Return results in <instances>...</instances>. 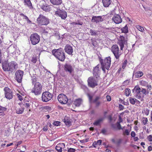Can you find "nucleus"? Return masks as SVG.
I'll return each mask as SVG.
<instances>
[{"instance_id": "72a5a7b5", "label": "nucleus", "mask_w": 152, "mask_h": 152, "mask_svg": "<svg viewBox=\"0 0 152 152\" xmlns=\"http://www.w3.org/2000/svg\"><path fill=\"white\" fill-rule=\"evenodd\" d=\"M124 41H123L121 40H119L118 42V44L120 47V49L122 50L124 46Z\"/></svg>"}, {"instance_id": "4be33fe9", "label": "nucleus", "mask_w": 152, "mask_h": 152, "mask_svg": "<svg viewBox=\"0 0 152 152\" xmlns=\"http://www.w3.org/2000/svg\"><path fill=\"white\" fill-rule=\"evenodd\" d=\"M112 2V0H102L103 5L106 7H108Z\"/></svg>"}, {"instance_id": "0eeeda50", "label": "nucleus", "mask_w": 152, "mask_h": 152, "mask_svg": "<svg viewBox=\"0 0 152 152\" xmlns=\"http://www.w3.org/2000/svg\"><path fill=\"white\" fill-rule=\"evenodd\" d=\"M119 49L117 45H113L111 48V51L117 61H119V57L121 55L120 53H119Z\"/></svg>"}, {"instance_id": "aec40b11", "label": "nucleus", "mask_w": 152, "mask_h": 152, "mask_svg": "<svg viewBox=\"0 0 152 152\" xmlns=\"http://www.w3.org/2000/svg\"><path fill=\"white\" fill-rule=\"evenodd\" d=\"M40 8L43 11L46 12H48L50 10V6L46 3L41 5Z\"/></svg>"}, {"instance_id": "5fc2aeb1", "label": "nucleus", "mask_w": 152, "mask_h": 152, "mask_svg": "<svg viewBox=\"0 0 152 152\" xmlns=\"http://www.w3.org/2000/svg\"><path fill=\"white\" fill-rule=\"evenodd\" d=\"M100 99V96H96V97L95 98L93 101V102L94 103L98 102V100Z\"/></svg>"}, {"instance_id": "a18cd8bd", "label": "nucleus", "mask_w": 152, "mask_h": 152, "mask_svg": "<svg viewBox=\"0 0 152 152\" xmlns=\"http://www.w3.org/2000/svg\"><path fill=\"white\" fill-rule=\"evenodd\" d=\"M131 127H130V129L129 131L128 129H126L125 130V131L124 132V134H126L127 135H128L129 134V133L131 131Z\"/></svg>"}, {"instance_id": "423d86ee", "label": "nucleus", "mask_w": 152, "mask_h": 152, "mask_svg": "<svg viewBox=\"0 0 152 152\" xmlns=\"http://www.w3.org/2000/svg\"><path fill=\"white\" fill-rule=\"evenodd\" d=\"M31 44L35 45L38 44L40 40V37L37 33H34L31 35L30 37Z\"/></svg>"}, {"instance_id": "ddd939ff", "label": "nucleus", "mask_w": 152, "mask_h": 152, "mask_svg": "<svg viewBox=\"0 0 152 152\" xmlns=\"http://www.w3.org/2000/svg\"><path fill=\"white\" fill-rule=\"evenodd\" d=\"M59 102L62 104H65L68 102L67 97L64 94H61L58 96Z\"/></svg>"}, {"instance_id": "49530a36", "label": "nucleus", "mask_w": 152, "mask_h": 152, "mask_svg": "<svg viewBox=\"0 0 152 152\" xmlns=\"http://www.w3.org/2000/svg\"><path fill=\"white\" fill-rule=\"evenodd\" d=\"M130 81V79L126 80L124 81L123 83V84L124 86H126L128 85Z\"/></svg>"}, {"instance_id": "4d7b16f0", "label": "nucleus", "mask_w": 152, "mask_h": 152, "mask_svg": "<svg viewBox=\"0 0 152 152\" xmlns=\"http://www.w3.org/2000/svg\"><path fill=\"white\" fill-rule=\"evenodd\" d=\"M89 139L88 138H86L85 139L81 140H80V142L82 143H84L88 141Z\"/></svg>"}, {"instance_id": "39448f33", "label": "nucleus", "mask_w": 152, "mask_h": 152, "mask_svg": "<svg viewBox=\"0 0 152 152\" xmlns=\"http://www.w3.org/2000/svg\"><path fill=\"white\" fill-rule=\"evenodd\" d=\"M99 78L96 77H90L87 80L88 85L89 87L94 88L98 85Z\"/></svg>"}, {"instance_id": "9d476101", "label": "nucleus", "mask_w": 152, "mask_h": 152, "mask_svg": "<svg viewBox=\"0 0 152 152\" xmlns=\"http://www.w3.org/2000/svg\"><path fill=\"white\" fill-rule=\"evenodd\" d=\"M132 92L134 94L135 96L138 99H140L142 97H144V95H142L141 93V88L138 86H135L132 90Z\"/></svg>"}, {"instance_id": "a878e982", "label": "nucleus", "mask_w": 152, "mask_h": 152, "mask_svg": "<svg viewBox=\"0 0 152 152\" xmlns=\"http://www.w3.org/2000/svg\"><path fill=\"white\" fill-rule=\"evenodd\" d=\"M52 4L55 5H59L62 3V0H50Z\"/></svg>"}, {"instance_id": "603ef678", "label": "nucleus", "mask_w": 152, "mask_h": 152, "mask_svg": "<svg viewBox=\"0 0 152 152\" xmlns=\"http://www.w3.org/2000/svg\"><path fill=\"white\" fill-rule=\"evenodd\" d=\"M76 150L75 149L72 148H68V152H75Z\"/></svg>"}, {"instance_id": "a19ab883", "label": "nucleus", "mask_w": 152, "mask_h": 152, "mask_svg": "<svg viewBox=\"0 0 152 152\" xmlns=\"http://www.w3.org/2000/svg\"><path fill=\"white\" fill-rule=\"evenodd\" d=\"M7 110V108L6 107H2L1 105H0V111H2V112H0V113H2V114H3L4 113L3 112L4 111H6Z\"/></svg>"}, {"instance_id": "8fccbe9b", "label": "nucleus", "mask_w": 152, "mask_h": 152, "mask_svg": "<svg viewBox=\"0 0 152 152\" xmlns=\"http://www.w3.org/2000/svg\"><path fill=\"white\" fill-rule=\"evenodd\" d=\"M83 24V23L82 22H80L79 20H77V22L73 23V24L75 25H82Z\"/></svg>"}, {"instance_id": "c03bdc74", "label": "nucleus", "mask_w": 152, "mask_h": 152, "mask_svg": "<svg viewBox=\"0 0 152 152\" xmlns=\"http://www.w3.org/2000/svg\"><path fill=\"white\" fill-rule=\"evenodd\" d=\"M61 122L59 121H55L53 123V124L54 126H58L61 125Z\"/></svg>"}, {"instance_id": "ea45409f", "label": "nucleus", "mask_w": 152, "mask_h": 152, "mask_svg": "<svg viewBox=\"0 0 152 152\" xmlns=\"http://www.w3.org/2000/svg\"><path fill=\"white\" fill-rule=\"evenodd\" d=\"M140 85L144 86H146L148 85V83L147 82L143 80L140 81Z\"/></svg>"}, {"instance_id": "69168bd1", "label": "nucleus", "mask_w": 152, "mask_h": 152, "mask_svg": "<svg viewBox=\"0 0 152 152\" xmlns=\"http://www.w3.org/2000/svg\"><path fill=\"white\" fill-rule=\"evenodd\" d=\"M147 138L149 141H152V135H150L148 136L147 137Z\"/></svg>"}, {"instance_id": "f3484780", "label": "nucleus", "mask_w": 152, "mask_h": 152, "mask_svg": "<svg viewBox=\"0 0 152 152\" xmlns=\"http://www.w3.org/2000/svg\"><path fill=\"white\" fill-rule=\"evenodd\" d=\"M103 18L101 16H93L91 19V22L93 23H98L99 22H102L103 21Z\"/></svg>"}, {"instance_id": "79ce46f5", "label": "nucleus", "mask_w": 152, "mask_h": 152, "mask_svg": "<svg viewBox=\"0 0 152 152\" xmlns=\"http://www.w3.org/2000/svg\"><path fill=\"white\" fill-rule=\"evenodd\" d=\"M81 87L85 91L87 92L88 91V89L86 86L84 85H82Z\"/></svg>"}, {"instance_id": "393cba45", "label": "nucleus", "mask_w": 152, "mask_h": 152, "mask_svg": "<svg viewBox=\"0 0 152 152\" xmlns=\"http://www.w3.org/2000/svg\"><path fill=\"white\" fill-rule=\"evenodd\" d=\"M15 50V46L13 45H11L9 47L7 50L8 52L10 54L13 53Z\"/></svg>"}, {"instance_id": "c9c22d12", "label": "nucleus", "mask_w": 152, "mask_h": 152, "mask_svg": "<svg viewBox=\"0 0 152 152\" xmlns=\"http://www.w3.org/2000/svg\"><path fill=\"white\" fill-rule=\"evenodd\" d=\"M125 94L126 96H129L131 93V90L129 88H127L125 90Z\"/></svg>"}, {"instance_id": "7ed1b4c3", "label": "nucleus", "mask_w": 152, "mask_h": 152, "mask_svg": "<svg viewBox=\"0 0 152 152\" xmlns=\"http://www.w3.org/2000/svg\"><path fill=\"white\" fill-rule=\"evenodd\" d=\"M32 85L33 87L31 90V92L36 96L40 95L42 92V84L39 82H37Z\"/></svg>"}, {"instance_id": "c85d7f7f", "label": "nucleus", "mask_w": 152, "mask_h": 152, "mask_svg": "<svg viewBox=\"0 0 152 152\" xmlns=\"http://www.w3.org/2000/svg\"><path fill=\"white\" fill-rule=\"evenodd\" d=\"M104 119L103 118H100L97 120L95 121L93 123L94 125L98 126L99 125L100 123L102 122Z\"/></svg>"}, {"instance_id": "338daca9", "label": "nucleus", "mask_w": 152, "mask_h": 152, "mask_svg": "<svg viewBox=\"0 0 152 152\" xmlns=\"http://www.w3.org/2000/svg\"><path fill=\"white\" fill-rule=\"evenodd\" d=\"M122 140L121 139H119L116 142L117 144L119 145H120V143L122 141Z\"/></svg>"}, {"instance_id": "f8f14e48", "label": "nucleus", "mask_w": 152, "mask_h": 152, "mask_svg": "<svg viewBox=\"0 0 152 152\" xmlns=\"http://www.w3.org/2000/svg\"><path fill=\"white\" fill-rule=\"evenodd\" d=\"M4 90L5 92V96L8 99H10L13 98V94L11 90L8 87L4 88Z\"/></svg>"}, {"instance_id": "bb28decb", "label": "nucleus", "mask_w": 152, "mask_h": 152, "mask_svg": "<svg viewBox=\"0 0 152 152\" xmlns=\"http://www.w3.org/2000/svg\"><path fill=\"white\" fill-rule=\"evenodd\" d=\"M37 76L36 74H33V75L31 76V80H32V84H35V83H37Z\"/></svg>"}, {"instance_id": "20e7f679", "label": "nucleus", "mask_w": 152, "mask_h": 152, "mask_svg": "<svg viewBox=\"0 0 152 152\" xmlns=\"http://www.w3.org/2000/svg\"><path fill=\"white\" fill-rule=\"evenodd\" d=\"M36 22L39 26H46L50 23V20L45 16L40 14L37 19Z\"/></svg>"}, {"instance_id": "a211bd4d", "label": "nucleus", "mask_w": 152, "mask_h": 152, "mask_svg": "<svg viewBox=\"0 0 152 152\" xmlns=\"http://www.w3.org/2000/svg\"><path fill=\"white\" fill-rule=\"evenodd\" d=\"M64 50L69 55H72L73 49L72 47L70 45H67L64 48Z\"/></svg>"}, {"instance_id": "c756f323", "label": "nucleus", "mask_w": 152, "mask_h": 152, "mask_svg": "<svg viewBox=\"0 0 152 152\" xmlns=\"http://www.w3.org/2000/svg\"><path fill=\"white\" fill-rule=\"evenodd\" d=\"M47 48L43 44L41 43L40 44V47L39 48V49L41 52L42 51H46L47 50Z\"/></svg>"}, {"instance_id": "2eb2a0df", "label": "nucleus", "mask_w": 152, "mask_h": 152, "mask_svg": "<svg viewBox=\"0 0 152 152\" xmlns=\"http://www.w3.org/2000/svg\"><path fill=\"white\" fill-rule=\"evenodd\" d=\"M112 20L116 24L121 23L122 21V19L120 15L119 14H115L113 16Z\"/></svg>"}, {"instance_id": "b1692460", "label": "nucleus", "mask_w": 152, "mask_h": 152, "mask_svg": "<svg viewBox=\"0 0 152 152\" xmlns=\"http://www.w3.org/2000/svg\"><path fill=\"white\" fill-rule=\"evenodd\" d=\"M82 101V99L79 98L75 99L74 101L73 104L76 106L79 107L81 104Z\"/></svg>"}, {"instance_id": "774afa93", "label": "nucleus", "mask_w": 152, "mask_h": 152, "mask_svg": "<svg viewBox=\"0 0 152 152\" xmlns=\"http://www.w3.org/2000/svg\"><path fill=\"white\" fill-rule=\"evenodd\" d=\"M135 133L134 132L132 131L131 132V135L132 137H134L135 136Z\"/></svg>"}, {"instance_id": "f03ea898", "label": "nucleus", "mask_w": 152, "mask_h": 152, "mask_svg": "<svg viewBox=\"0 0 152 152\" xmlns=\"http://www.w3.org/2000/svg\"><path fill=\"white\" fill-rule=\"evenodd\" d=\"M99 61L101 64L102 70H104V68L108 70L111 64V58L110 56L106 58L104 60L102 59L99 56H98Z\"/></svg>"}, {"instance_id": "6e6d98bb", "label": "nucleus", "mask_w": 152, "mask_h": 152, "mask_svg": "<svg viewBox=\"0 0 152 152\" xmlns=\"http://www.w3.org/2000/svg\"><path fill=\"white\" fill-rule=\"evenodd\" d=\"M137 28L138 30L141 32H142L144 30L143 28L140 26H137Z\"/></svg>"}, {"instance_id": "1a4fd4ad", "label": "nucleus", "mask_w": 152, "mask_h": 152, "mask_svg": "<svg viewBox=\"0 0 152 152\" xmlns=\"http://www.w3.org/2000/svg\"><path fill=\"white\" fill-rule=\"evenodd\" d=\"M24 73L23 71L21 70H18L15 72V79L18 83H21Z\"/></svg>"}, {"instance_id": "dca6fc26", "label": "nucleus", "mask_w": 152, "mask_h": 152, "mask_svg": "<svg viewBox=\"0 0 152 152\" xmlns=\"http://www.w3.org/2000/svg\"><path fill=\"white\" fill-rule=\"evenodd\" d=\"M9 71L11 72H13L14 69L17 67V64L13 61H12L11 62L8 63Z\"/></svg>"}, {"instance_id": "4468645a", "label": "nucleus", "mask_w": 152, "mask_h": 152, "mask_svg": "<svg viewBox=\"0 0 152 152\" xmlns=\"http://www.w3.org/2000/svg\"><path fill=\"white\" fill-rule=\"evenodd\" d=\"M55 15L61 17L62 19H64L67 17L66 12L64 10H59L55 12Z\"/></svg>"}, {"instance_id": "e433bc0d", "label": "nucleus", "mask_w": 152, "mask_h": 152, "mask_svg": "<svg viewBox=\"0 0 152 152\" xmlns=\"http://www.w3.org/2000/svg\"><path fill=\"white\" fill-rule=\"evenodd\" d=\"M20 15L24 17V19H25L27 21V23H31V21L28 19V18L26 15H25L23 13H20Z\"/></svg>"}, {"instance_id": "f257e3e1", "label": "nucleus", "mask_w": 152, "mask_h": 152, "mask_svg": "<svg viewBox=\"0 0 152 152\" xmlns=\"http://www.w3.org/2000/svg\"><path fill=\"white\" fill-rule=\"evenodd\" d=\"M52 53L58 60L61 61H64L66 56L63 48H60L58 49L53 50Z\"/></svg>"}, {"instance_id": "09e8293b", "label": "nucleus", "mask_w": 152, "mask_h": 152, "mask_svg": "<svg viewBox=\"0 0 152 152\" xmlns=\"http://www.w3.org/2000/svg\"><path fill=\"white\" fill-rule=\"evenodd\" d=\"M116 125L117 129L118 130L123 129L121 127V125L119 123H116Z\"/></svg>"}, {"instance_id": "0e129e2a", "label": "nucleus", "mask_w": 152, "mask_h": 152, "mask_svg": "<svg viewBox=\"0 0 152 152\" xmlns=\"http://www.w3.org/2000/svg\"><path fill=\"white\" fill-rule=\"evenodd\" d=\"M37 58L35 57H33L31 59V61L33 63H35L37 61Z\"/></svg>"}, {"instance_id": "864d4df0", "label": "nucleus", "mask_w": 152, "mask_h": 152, "mask_svg": "<svg viewBox=\"0 0 152 152\" xmlns=\"http://www.w3.org/2000/svg\"><path fill=\"white\" fill-rule=\"evenodd\" d=\"M102 142V140H97V141H95V145H100Z\"/></svg>"}, {"instance_id": "5701e85b", "label": "nucleus", "mask_w": 152, "mask_h": 152, "mask_svg": "<svg viewBox=\"0 0 152 152\" xmlns=\"http://www.w3.org/2000/svg\"><path fill=\"white\" fill-rule=\"evenodd\" d=\"M8 63L7 61H4L2 63V67L4 71H9Z\"/></svg>"}, {"instance_id": "6ab92c4d", "label": "nucleus", "mask_w": 152, "mask_h": 152, "mask_svg": "<svg viewBox=\"0 0 152 152\" xmlns=\"http://www.w3.org/2000/svg\"><path fill=\"white\" fill-rule=\"evenodd\" d=\"M23 3L25 6L28 7L30 9L32 10H34V9L32 6L30 0H23Z\"/></svg>"}, {"instance_id": "bf43d9fd", "label": "nucleus", "mask_w": 152, "mask_h": 152, "mask_svg": "<svg viewBox=\"0 0 152 152\" xmlns=\"http://www.w3.org/2000/svg\"><path fill=\"white\" fill-rule=\"evenodd\" d=\"M127 61L126 60H125L124 61V63H123V64H122V68L123 69H124L125 67H126V65L127 64Z\"/></svg>"}, {"instance_id": "cd10ccee", "label": "nucleus", "mask_w": 152, "mask_h": 152, "mask_svg": "<svg viewBox=\"0 0 152 152\" xmlns=\"http://www.w3.org/2000/svg\"><path fill=\"white\" fill-rule=\"evenodd\" d=\"M90 34L93 36H96L98 35L97 32L98 31L93 30L91 29H90Z\"/></svg>"}, {"instance_id": "de8ad7c7", "label": "nucleus", "mask_w": 152, "mask_h": 152, "mask_svg": "<svg viewBox=\"0 0 152 152\" xmlns=\"http://www.w3.org/2000/svg\"><path fill=\"white\" fill-rule=\"evenodd\" d=\"M55 149L58 152H61L62 151L61 147L58 146L57 145L56 146Z\"/></svg>"}, {"instance_id": "37998d69", "label": "nucleus", "mask_w": 152, "mask_h": 152, "mask_svg": "<svg viewBox=\"0 0 152 152\" xmlns=\"http://www.w3.org/2000/svg\"><path fill=\"white\" fill-rule=\"evenodd\" d=\"M24 104L23 105L27 108H29L30 106L31 105V101H30V102H28V103H26V101H24Z\"/></svg>"}, {"instance_id": "4c0bfd02", "label": "nucleus", "mask_w": 152, "mask_h": 152, "mask_svg": "<svg viewBox=\"0 0 152 152\" xmlns=\"http://www.w3.org/2000/svg\"><path fill=\"white\" fill-rule=\"evenodd\" d=\"M24 108L23 107H21L18 108L16 110V113L17 114H22L23 112Z\"/></svg>"}, {"instance_id": "3c124183", "label": "nucleus", "mask_w": 152, "mask_h": 152, "mask_svg": "<svg viewBox=\"0 0 152 152\" xmlns=\"http://www.w3.org/2000/svg\"><path fill=\"white\" fill-rule=\"evenodd\" d=\"M148 121V120L147 118H142V122L144 125H145Z\"/></svg>"}, {"instance_id": "58836bf2", "label": "nucleus", "mask_w": 152, "mask_h": 152, "mask_svg": "<svg viewBox=\"0 0 152 152\" xmlns=\"http://www.w3.org/2000/svg\"><path fill=\"white\" fill-rule=\"evenodd\" d=\"M141 91L142 93V95H144V96L148 94L149 92L148 91H146L145 88H142V90L141 89Z\"/></svg>"}, {"instance_id": "e2e57ef3", "label": "nucleus", "mask_w": 152, "mask_h": 152, "mask_svg": "<svg viewBox=\"0 0 152 152\" xmlns=\"http://www.w3.org/2000/svg\"><path fill=\"white\" fill-rule=\"evenodd\" d=\"M116 124H111V126L112 129L114 130H116L117 129V128L116 127Z\"/></svg>"}, {"instance_id": "7c9ffc66", "label": "nucleus", "mask_w": 152, "mask_h": 152, "mask_svg": "<svg viewBox=\"0 0 152 152\" xmlns=\"http://www.w3.org/2000/svg\"><path fill=\"white\" fill-rule=\"evenodd\" d=\"M63 121L66 125L68 126H70L71 125V121L70 120L65 118Z\"/></svg>"}, {"instance_id": "2f4dec72", "label": "nucleus", "mask_w": 152, "mask_h": 152, "mask_svg": "<svg viewBox=\"0 0 152 152\" xmlns=\"http://www.w3.org/2000/svg\"><path fill=\"white\" fill-rule=\"evenodd\" d=\"M121 30L122 32L125 34L127 33L128 32V30L127 25H126L124 27L122 28Z\"/></svg>"}, {"instance_id": "9b49d317", "label": "nucleus", "mask_w": 152, "mask_h": 152, "mask_svg": "<svg viewBox=\"0 0 152 152\" xmlns=\"http://www.w3.org/2000/svg\"><path fill=\"white\" fill-rule=\"evenodd\" d=\"M52 97V95L49 92L45 91L42 94V101L43 102H47L50 100Z\"/></svg>"}, {"instance_id": "f704fd0d", "label": "nucleus", "mask_w": 152, "mask_h": 152, "mask_svg": "<svg viewBox=\"0 0 152 152\" xmlns=\"http://www.w3.org/2000/svg\"><path fill=\"white\" fill-rule=\"evenodd\" d=\"M137 101V100L135 98H132V97L129 98V101L130 103L132 104H135L136 102Z\"/></svg>"}, {"instance_id": "6e6552de", "label": "nucleus", "mask_w": 152, "mask_h": 152, "mask_svg": "<svg viewBox=\"0 0 152 152\" xmlns=\"http://www.w3.org/2000/svg\"><path fill=\"white\" fill-rule=\"evenodd\" d=\"M62 67L66 73H68L72 75L74 71V68L69 63L66 62L63 65Z\"/></svg>"}, {"instance_id": "473e14b6", "label": "nucleus", "mask_w": 152, "mask_h": 152, "mask_svg": "<svg viewBox=\"0 0 152 152\" xmlns=\"http://www.w3.org/2000/svg\"><path fill=\"white\" fill-rule=\"evenodd\" d=\"M143 75V73L142 72H136L135 74V77L139 78L142 76Z\"/></svg>"}, {"instance_id": "052dcab7", "label": "nucleus", "mask_w": 152, "mask_h": 152, "mask_svg": "<svg viewBox=\"0 0 152 152\" xmlns=\"http://www.w3.org/2000/svg\"><path fill=\"white\" fill-rule=\"evenodd\" d=\"M57 145L58 146L61 147L62 149V148L64 147L65 146V144L63 143H59V144H58Z\"/></svg>"}, {"instance_id": "412c9836", "label": "nucleus", "mask_w": 152, "mask_h": 152, "mask_svg": "<svg viewBox=\"0 0 152 152\" xmlns=\"http://www.w3.org/2000/svg\"><path fill=\"white\" fill-rule=\"evenodd\" d=\"M99 65L96 66L94 69L93 75L94 77H99Z\"/></svg>"}, {"instance_id": "13d9d810", "label": "nucleus", "mask_w": 152, "mask_h": 152, "mask_svg": "<svg viewBox=\"0 0 152 152\" xmlns=\"http://www.w3.org/2000/svg\"><path fill=\"white\" fill-rule=\"evenodd\" d=\"M41 108L45 109L47 110H50L51 107L48 106H45L42 107Z\"/></svg>"}, {"instance_id": "680f3d73", "label": "nucleus", "mask_w": 152, "mask_h": 152, "mask_svg": "<svg viewBox=\"0 0 152 152\" xmlns=\"http://www.w3.org/2000/svg\"><path fill=\"white\" fill-rule=\"evenodd\" d=\"M17 96L18 98L19 99L20 101H22L23 100L22 96L19 94H17Z\"/></svg>"}]
</instances>
